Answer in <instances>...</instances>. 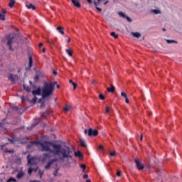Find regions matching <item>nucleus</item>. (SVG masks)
<instances>
[{"label":"nucleus","instance_id":"1","mask_svg":"<svg viewBox=\"0 0 182 182\" xmlns=\"http://www.w3.org/2000/svg\"><path fill=\"white\" fill-rule=\"evenodd\" d=\"M31 146H40L41 147V151H48L54 156H58L59 159L62 161L66 160L68 164H70L72 161V151L70 148L66 146L62 148V144H54L50 141H33L30 142Z\"/></svg>","mask_w":182,"mask_h":182},{"label":"nucleus","instance_id":"2","mask_svg":"<svg viewBox=\"0 0 182 182\" xmlns=\"http://www.w3.org/2000/svg\"><path fill=\"white\" fill-rule=\"evenodd\" d=\"M9 163L10 164L11 168L14 170L13 174L15 173V171L18 173L16 178H17V180H21V178H23V168L21 167L20 171L19 170H18V166L22 164V159L16 155H11V158H9Z\"/></svg>","mask_w":182,"mask_h":182},{"label":"nucleus","instance_id":"3","mask_svg":"<svg viewBox=\"0 0 182 182\" xmlns=\"http://www.w3.org/2000/svg\"><path fill=\"white\" fill-rule=\"evenodd\" d=\"M55 90V83L46 82L44 87L42 89V96L43 99H46L49 97L50 95L53 93Z\"/></svg>","mask_w":182,"mask_h":182},{"label":"nucleus","instance_id":"4","mask_svg":"<svg viewBox=\"0 0 182 182\" xmlns=\"http://www.w3.org/2000/svg\"><path fill=\"white\" fill-rule=\"evenodd\" d=\"M18 38V36L15 33L6 36V41H7L6 43L9 46L10 50H13L12 43H14V42H16Z\"/></svg>","mask_w":182,"mask_h":182},{"label":"nucleus","instance_id":"5","mask_svg":"<svg viewBox=\"0 0 182 182\" xmlns=\"http://www.w3.org/2000/svg\"><path fill=\"white\" fill-rule=\"evenodd\" d=\"M84 133L90 137H92V136L96 137L99 134V131L96 129L89 128L88 129H85Z\"/></svg>","mask_w":182,"mask_h":182},{"label":"nucleus","instance_id":"6","mask_svg":"<svg viewBox=\"0 0 182 182\" xmlns=\"http://www.w3.org/2000/svg\"><path fill=\"white\" fill-rule=\"evenodd\" d=\"M6 139H8V141H10L11 144H15V141H18V140H20L21 144H23V137H6Z\"/></svg>","mask_w":182,"mask_h":182},{"label":"nucleus","instance_id":"7","mask_svg":"<svg viewBox=\"0 0 182 182\" xmlns=\"http://www.w3.org/2000/svg\"><path fill=\"white\" fill-rule=\"evenodd\" d=\"M28 60H29V63H28V67L26 68V72H29V70H31V68L33 65V59L32 58V55L28 54Z\"/></svg>","mask_w":182,"mask_h":182},{"label":"nucleus","instance_id":"8","mask_svg":"<svg viewBox=\"0 0 182 182\" xmlns=\"http://www.w3.org/2000/svg\"><path fill=\"white\" fill-rule=\"evenodd\" d=\"M8 77L9 80H11V82H12V83H15L16 80L19 79V77H18V75L14 74H9Z\"/></svg>","mask_w":182,"mask_h":182},{"label":"nucleus","instance_id":"9","mask_svg":"<svg viewBox=\"0 0 182 182\" xmlns=\"http://www.w3.org/2000/svg\"><path fill=\"white\" fill-rule=\"evenodd\" d=\"M28 159V164L30 166H36V158L32 157L29 158V156L27 157Z\"/></svg>","mask_w":182,"mask_h":182},{"label":"nucleus","instance_id":"10","mask_svg":"<svg viewBox=\"0 0 182 182\" xmlns=\"http://www.w3.org/2000/svg\"><path fill=\"white\" fill-rule=\"evenodd\" d=\"M134 162L136 163V168H137L139 170H143V168H144V164H141V163H140V161H139L138 159H134Z\"/></svg>","mask_w":182,"mask_h":182},{"label":"nucleus","instance_id":"11","mask_svg":"<svg viewBox=\"0 0 182 182\" xmlns=\"http://www.w3.org/2000/svg\"><path fill=\"white\" fill-rule=\"evenodd\" d=\"M56 161H58V159L55 158L53 159L50 160L48 164H46V166H45V168L46 170L50 168V166H52V164H53V163H56Z\"/></svg>","mask_w":182,"mask_h":182},{"label":"nucleus","instance_id":"12","mask_svg":"<svg viewBox=\"0 0 182 182\" xmlns=\"http://www.w3.org/2000/svg\"><path fill=\"white\" fill-rule=\"evenodd\" d=\"M118 15H119V16H122V18H124L125 19H127V21H128V22H132V18H130V17L126 16V14H124V13L119 11L118 13Z\"/></svg>","mask_w":182,"mask_h":182},{"label":"nucleus","instance_id":"13","mask_svg":"<svg viewBox=\"0 0 182 182\" xmlns=\"http://www.w3.org/2000/svg\"><path fill=\"white\" fill-rule=\"evenodd\" d=\"M41 92H42V90L41 89V87H38L37 88V90H34L32 91L33 96H36V95L38 96H41Z\"/></svg>","mask_w":182,"mask_h":182},{"label":"nucleus","instance_id":"14","mask_svg":"<svg viewBox=\"0 0 182 182\" xmlns=\"http://www.w3.org/2000/svg\"><path fill=\"white\" fill-rule=\"evenodd\" d=\"M11 107L14 110H16V112H18V113H20V114H22V113H23V109H19V107H18L16 105H13Z\"/></svg>","mask_w":182,"mask_h":182},{"label":"nucleus","instance_id":"15","mask_svg":"<svg viewBox=\"0 0 182 182\" xmlns=\"http://www.w3.org/2000/svg\"><path fill=\"white\" fill-rule=\"evenodd\" d=\"M5 14H6V10L3 9L0 13V19L1 21H5Z\"/></svg>","mask_w":182,"mask_h":182},{"label":"nucleus","instance_id":"16","mask_svg":"<svg viewBox=\"0 0 182 182\" xmlns=\"http://www.w3.org/2000/svg\"><path fill=\"white\" fill-rule=\"evenodd\" d=\"M26 7L27 8V9H32V11H35V9H36L35 5L31 3L28 4H26Z\"/></svg>","mask_w":182,"mask_h":182},{"label":"nucleus","instance_id":"17","mask_svg":"<svg viewBox=\"0 0 182 182\" xmlns=\"http://www.w3.org/2000/svg\"><path fill=\"white\" fill-rule=\"evenodd\" d=\"M72 4L74 5V6H76V8H80V3L77 0H71Z\"/></svg>","mask_w":182,"mask_h":182},{"label":"nucleus","instance_id":"18","mask_svg":"<svg viewBox=\"0 0 182 182\" xmlns=\"http://www.w3.org/2000/svg\"><path fill=\"white\" fill-rule=\"evenodd\" d=\"M107 90L109 93H113L116 90V87L113 85H110V87H107Z\"/></svg>","mask_w":182,"mask_h":182},{"label":"nucleus","instance_id":"19","mask_svg":"<svg viewBox=\"0 0 182 182\" xmlns=\"http://www.w3.org/2000/svg\"><path fill=\"white\" fill-rule=\"evenodd\" d=\"M156 178H158V180H161V169H158L157 171H156Z\"/></svg>","mask_w":182,"mask_h":182},{"label":"nucleus","instance_id":"20","mask_svg":"<svg viewBox=\"0 0 182 182\" xmlns=\"http://www.w3.org/2000/svg\"><path fill=\"white\" fill-rule=\"evenodd\" d=\"M38 167L36 165L35 168H29L28 171V174H32L33 171H38Z\"/></svg>","mask_w":182,"mask_h":182},{"label":"nucleus","instance_id":"21","mask_svg":"<svg viewBox=\"0 0 182 182\" xmlns=\"http://www.w3.org/2000/svg\"><path fill=\"white\" fill-rule=\"evenodd\" d=\"M4 153H9V154H14V153H15V150H14V149H8V148H6L4 149Z\"/></svg>","mask_w":182,"mask_h":182},{"label":"nucleus","instance_id":"22","mask_svg":"<svg viewBox=\"0 0 182 182\" xmlns=\"http://www.w3.org/2000/svg\"><path fill=\"white\" fill-rule=\"evenodd\" d=\"M75 156L80 157V159H81V157H83V154H82L80 151H77V152H75Z\"/></svg>","mask_w":182,"mask_h":182},{"label":"nucleus","instance_id":"23","mask_svg":"<svg viewBox=\"0 0 182 182\" xmlns=\"http://www.w3.org/2000/svg\"><path fill=\"white\" fill-rule=\"evenodd\" d=\"M80 144L81 147H85V148L87 147V145L86 144V141L85 140L80 139Z\"/></svg>","mask_w":182,"mask_h":182},{"label":"nucleus","instance_id":"24","mask_svg":"<svg viewBox=\"0 0 182 182\" xmlns=\"http://www.w3.org/2000/svg\"><path fill=\"white\" fill-rule=\"evenodd\" d=\"M18 181V180H16V178L11 176L9 177V178L7 179L6 182H16Z\"/></svg>","mask_w":182,"mask_h":182},{"label":"nucleus","instance_id":"25","mask_svg":"<svg viewBox=\"0 0 182 182\" xmlns=\"http://www.w3.org/2000/svg\"><path fill=\"white\" fill-rule=\"evenodd\" d=\"M132 35L134 36V38H137L139 39V38H140V36H141V34H140V33H132Z\"/></svg>","mask_w":182,"mask_h":182},{"label":"nucleus","instance_id":"26","mask_svg":"<svg viewBox=\"0 0 182 182\" xmlns=\"http://www.w3.org/2000/svg\"><path fill=\"white\" fill-rule=\"evenodd\" d=\"M57 31H58V32L60 33H61V35H65V31H63V27H60V26L58 27Z\"/></svg>","mask_w":182,"mask_h":182},{"label":"nucleus","instance_id":"27","mask_svg":"<svg viewBox=\"0 0 182 182\" xmlns=\"http://www.w3.org/2000/svg\"><path fill=\"white\" fill-rule=\"evenodd\" d=\"M65 52H66V53H68V55L69 56H73V51L72 50V49H66Z\"/></svg>","mask_w":182,"mask_h":182},{"label":"nucleus","instance_id":"28","mask_svg":"<svg viewBox=\"0 0 182 182\" xmlns=\"http://www.w3.org/2000/svg\"><path fill=\"white\" fill-rule=\"evenodd\" d=\"M151 12L153 14H155V15H159V14H161V11H160L159 9H153L151 10Z\"/></svg>","mask_w":182,"mask_h":182},{"label":"nucleus","instance_id":"29","mask_svg":"<svg viewBox=\"0 0 182 182\" xmlns=\"http://www.w3.org/2000/svg\"><path fill=\"white\" fill-rule=\"evenodd\" d=\"M14 5H15V0H11L9 3V8H14Z\"/></svg>","mask_w":182,"mask_h":182},{"label":"nucleus","instance_id":"30","mask_svg":"<svg viewBox=\"0 0 182 182\" xmlns=\"http://www.w3.org/2000/svg\"><path fill=\"white\" fill-rule=\"evenodd\" d=\"M38 126V122L33 123L31 124L30 127H27L28 130H31V129H33V127Z\"/></svg>","mask_w":182,"mask_h":182},{"label":"nucleus","instance_id":"31","mask_svg":"<svg viewBox=\"0 0 182 182\" xmlns=\"http://www.w3.org/2000/svg\"><path fill=\"white\" fill-rule=\"evenodd\" d=\"M110 35H111V36L114 38V39H117V38H119V36L117 34H116V33H114V32H111Z\"/></svg>","mask_w":182,"mask_h":182},{"label":"nucleus","instance_id":"32","mask_svg":"<svg viewBox=\"0 0 182 182\" xmlns=\"http://www.w3.org/2000/svg\"><path fill=\"white\" fill-rule=\"evenodd\" d=\"M80 167V168H82L83 173H86V165L85 164H81Z\"/></svg>","mask_w":182,"mask_h":182},{"label":"nucleus","instance_id":"33","mask_svg":"<svg viewBox=\"0 0 182 182\" xmlns=\"http://www.w3.org/2000/svg\"><path fill=\"white\" fill-rule=\"evenodd\" d=\"M23 43L26 44V46H27V48H28V46H29V41L28 40V38H24V39H23Z\"/></svg>","mask_w":182,"mask_h":182},{"label":"nucleus","instance_id":"34","mask_svg":"<svg viewBox=\"0 0 182 182\" xmlns=\"http://www.w3.org/2000/svg\"><path fill=\"white\" fill-rule=\"evenodd\" d=\"M110 112H112V107H107L105 109V113H110Z\"/></svg>","mask_w":182,"mask_h":182},{"label":"nucleus","instance_id":"35","mask_svg":"<svg viewBox=\"0 0 182 182\" xmlns=\"http://www.w3.org/2000/svg\"><path fill=\"white\" fill-rule=\"evenodd\" d=\"M121 96H122V97H124V99L127 98V94H126V92H121Z\"/></svg>","mask_w":182,"mask_h":182},{"label":"nucleus","instance_id":"36","mask_svg":"<svg viewBox=\"0 0 182 182\" xmlns=\"http://www.w3.org/2000/svg\"><path fill=\"white\" fill-rule=\"evenodd\" d=\"M167 43H177L178 42L174 40H166Z\"/></svg>","mask_w":182,"mask_h":182},{"label":"nucleus","instance_id":"37","mask_svg":"<svg viewBox=\"0 0 182 182\" xmlns=\"http://www.w3.org/2000/svg\"><path fill=\"white\" fill-rule=\"evenodd\" d=\"M37 101H38V97H36V96H35V97L32 99V103H33V105H35Z\"/></svg>","mask_w":182,"mask_h":182},{"label":"nucleus","instance_id":"38","mask_svg":"<svg viewBox=\"0 0 182 182\" xmlns=\"http://www.w3.org/2000/svg\"><path fill=\"white\" fill-rule=\"evenodd\" d=\"M63 110H65V112H69V110H70V107L66 106L65 107L63 108Z\"/></svg>","mask_w":182,"mask_h":182},{"label":"nucleus","instance_id":"39","mask_svg":"<svg viewBox=\"0 0 182 182\" xmlns=\"http://www.w3.org/2000/svg\"><path fill=\"white\" fill-rule=\"evenodd\" d=\"M99 98L100 99V100H105V95H103V94H100Z\"/></svg>","mask_w":182,"mask_h":182},{"label":"nucleus","instance_id":"40","mask_svg":"<svg viewBox=\"0 0 182 182\" xmlns=\"http://www.w3.org/2000/svg\"><path fill=\"white\" fill-rule=\"evenodd\" d=\"M43 173H44L43 171L39 170L38 174L40 175V178H42V176H43Z\"/></svg>","mask_w":182,"mask_h":182},{"label":"nucleus","instance_id":"41","mask_svg":"<svg viewBox=\"0 0 182 182\" xmlns=\"http://www.w3.org/2000/svg\"><path fill=\"white\" fill-rule=\"evenodd\" d=\"M45 98H43V97H42V98H40L39 100H38V103H43V102H45L43 100H44Z\"/></svg>","mask_w":182,"mask_h":182},{"label":"nucleus","instance_id":"42","mask_svg":"<svg viewBox=\"0 0 182 182\" xmlns=\"http://www.w3.org/2000/svg\"><path fill=\"white\" fill-rule=\"evenodd\" d=\"M73 89L74 90H75L76 87H77V84H76V82H73Z\"/></svg>","mask_w":182,"mask_h":182},{"label":"nucleus","instance_id":"43","mask_svg":"<svg viewBox=\"0 0 182 182\" xmlns=\"http://www.w3.org/2000/svg\"><path fill=\"white\" fill-rule=\"evenodd\" d=\"M117 176L118 177H121V176H122V171H118L117 172Z\"/></svg>","mask_w":182,"mask_h":182},{"label":"nucleus","instance_id":"44","mask_svg":"<svg viewBox=\"0 0 182 182\" xmlns=\"http://www.w3.org/2000/svg\"><path fill=\"white\" fill-rule=\"evenodd\" d=\"M34 80L35 82H38V80H39V75H36L34 77Z\"/></svg>","mask_w":182,"mask_h":182},{"label":"nucleus","instance_id":"45","mask_svg":"<svg viewBox=\"0 0 182 182\" xmlns=\"http://www.w3.org/2000/svg\"><path fill=\"white\" fill-rule=\"evenodd\" d=\"M58 171H59L58 169H57V170H55V171H54L53 176H54L55 177H56V176H58Z\"/></svg>","mask_w":182,"mask_h":182},{"label":"nucleus","instance_id":"46","mask_svg":"<svg viewBox=\"0 0 182 182\" xmlns=\"http://www.w3.org/2000/svg\"><path fill=\"white\" fill-rule=\"evenodd\" d=\"M48 114H49V113L48 112H46L45 113L42 114V117H45V116H48Z\"/></svg>","mask_w":182,"mask_h":182},{"label":"nucleus","instance_id":"47","mask_svg":"<svg viewBox=\"0 0 182 182\" xmlns=\"http://www.w3.org/2000/svg\"><path fill=\"white\" fill-rule=\"evenodd\" d=\"M109 154H110V156H112V157H114V156H116V152L115 151H112Z\"/></svg>","mask_w":182,"mask_h":182},{"label":"nucleus","instance_id":"48","mask_svg":"<svg viewBox=\"0 0 182 182\" xmlns=\"http://www.w3.org/2000/svg\"><path fill=\"white\" fill-rule=\"evenodd\" d=\"M94 5H95V6H97V5H100V4H99V2L98 1H94Z\"/></svg>","mask_w":182,"mask_h":182},{"label":"nucleus","instance_id":"49","mask_svg":"<svg viewBox=\"0 0 182 182\" xmlns=\"http://www.w3.org/2000/svg\"><path fill=\"white\" fill-rule=\"evenodd\" d=\"M48 43H51L52 45H53V41L48 39Z\"/></svg>","mask_w":182,"mask_h":182},{"label":"nucleus","instance_id":"50","mask_svg":"<svg viewBox=\"0 0 182 182\" xmlns=\"http://www.w3.org/2000/svg\"><path fill=\"white\" fill-rule=\"evenodd\" d=\"M98 149H99V150H103V146H102V145H100L99 146H98Z\"/></svg>","mask_w":182,"mask_h":182},{"label":"nucleus","instance_id":"51","mask_svg":"<svg viewBox=\"0 0 182 182\" xmlns=\"http://www.w3.org/2000/svg\"><path fill=\"white\" fill-rule=\"evenodd\" d=\"M97 11H98V12H102V9L100 7H96Z\"/></svg>","mask_w":182,"mask_h":182},{"label":"nucleus","instance_id":"52","mask_svg":"<svg viewBox=\"0 0 182 182\" xmlns=\"http://www.w3.org/2000/svg\"><path fill=\"white\" fill-rule=\"evenodd\" d=\"M44 106H45V102H41L40 107H44Z\"/></svg>","mask_w":182,"mask_h":182},{"label":"nucleus","instance_id":"53","mask_svg":"<svg viewBox=\"0 0 182 182\" xmlns=\"http://www.w3.org/2000/svg\"><path fill=\"white\" fill-rule=\"evenodd\" d=\"M125 103H127L129 104V98H125Z\"/></svg>","mask_w":182,"mask_h":182},{"label":"nucleus","instance_id":"54","mask_svg":"<svg viewBox=\"0 0 182 182\" xmlns=\"http://www.w3.org/2000/svg\"><path fill=\"white\" fill-rule=\"evenodd\" d=\"M87 177H89V176L87 174H85L83 176V178H87Z\"/></svg>","mask_w":182,"mask_h":182},{"label":"nucleus","instance_id":"55","mask_svg":"<svg viewBox=\"0 0 182 182\" xmlns=\"http://www.w3.org/2000/svg\"><path fill=\"white\" fill-rule=\"evenodd\" d=\"M38 46H39V48H42V46H43V43H40L38 44Z\"/></svg>","mask_w":182,"mask_h":182},{"label":"nucleus","instance_id":"56","mask_svg":"<svg viewBox=\"0 0 182 182\" xmlns=\"http://www.w3.org/2000/svg\"><path fill=\"white\" fill-rule=\"evenodd\" d=\"M0 127H4V124H3V122H0Z\"/></svg>","mask_w":182,"mask_h":182},{"label":"nucleus","instance_id":"57","mask_svg":"<svg viewBox=\"0 0 182 182\" xmlns=\"http://www.w3.org/2000/svg\"><path fill=\"white\" fill-rule=\"evenodd\" d=\"M92 85H96V81L92 80Z\"/></svg>","mask_w":182,"mask_h":182},{"label":"nucleus","instance_id":"58","mask_svg":"<svg viewBox=\"0 0 182 182\" xmlns=\"http://www.w3.org/2000/svg\"><path fill=\"white\" fill-rule=\"evenodd\" d=\"M44 156L45 157H49V154H45Z\"/></svg>","mask_w":182,"mask_h":182},{"label":"nucleus","instance_id":"59","mask_svg":"<svg viewBox=\"0 0 182 182\" xmlns=\"http://www.w3.org/2000/svg\"><path fill=\"white\" fill-rule=\"evenodd\" d=\"M21 99L22 103H23V96H21Z\"/></svg>","mask_w":182,"mask_h":182},{"label":"nucleus","instance_id":"60","mask_svg":"<svg viewBox=\"0 0 182 182\" xmlns=\"http://www.w3.org/2000/svg\"><path fill=\"white\" fill-rule=\"evenodd\" d=\"M56 87H57V89H60V85H56Z\"/></svg>","mask_w":182,"mask_h":182},{"label":"nucleus","instance_id":"61","mask_svg":"<svg viewBox=\"0 0 182 182\" xmlns=\"http://www.w3.org/2000/svg\"><path fill=\"white\" fill-rule=\"evenodd\" d=\"M87 1L88 2V4H92V0H87Z\"/></svg>","mask_w":182,"mask_h":182},{"label":"nucleus","instance_id":"62","mask_svg":"<svg viewBox=\"0 0 182 182\" xmlns=\"http://www.w3.org/2000/svg\"><path fill=\"white\" fill-rule=\"evenodd\" d=\"M69 82H70V83H71L72 85H73V83H74L72 80H70Z\"/></svg>","mask_w":182,"mask_h":182},{"label":"nucleus","instance_id":"63","mask_svg":"<svg viewBox=\"0 0 182 182\" xmlns=\"http://www.w3.org/2000/svg\"><path fill=\"white\" fill-rule=\"evenodd\" d=\"M53 75H58V73L56 71L53 72Z\"/></svg>","mask_w":182,"mask_h":182},{"label":"nucleus","instance_id":"64","mask_svg":"<svg viewBox=\"0 0 182 182\" xmlns=\"http://www.w3.org/2000/svg\"><path fill=\"white\" fill-rule=\"evenodd\" d=\"M87 182H92V181H90V179H87Z\"/></svg>","mask_w":182,"mask_h":182}]
</instances>
